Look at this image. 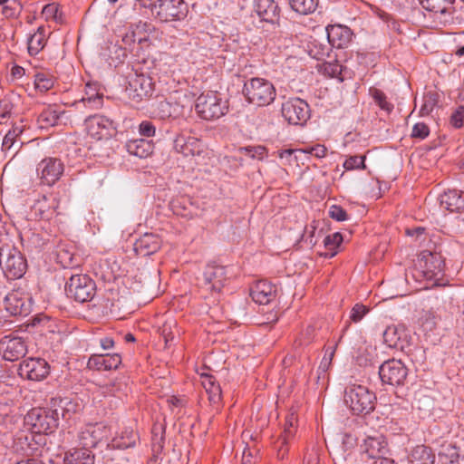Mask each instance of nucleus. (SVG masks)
<instances>
[{
  "label": "nucleus",
  "instance_id": "f257e3e1",
  "mask_svg": "<svg viewBox=\"0 0 464 464\" xmlns=\"http://www.w3.org/2000/svg\"><path fill=\"white\" fill-rule=\"evenodd\" d=\"M242 94L248 103L264 107L275 101L276 91L274 84L267 79L252 77L245 81Z\"/></svg>",
  "mask_w": 464,
  "mask_h": 464
},
{
  "label": "nucleus",
  "instance_id": "f03ea898",
  "mask_svg": "<svg viewBox=\"0 0 464 464\" xmlns=\"http://www.w3.org/2000/svg\"><path fill=\"white\" fill-rule=\"evenodd\" d=\"M197 115L204 121H215L228 111V102L216 91L202 92L195 102Z\"/></svg>",
  "mask_w": 464,
  "mask_h": 464
},
{
  "label": "nucleus",
  "instance_id": "7ed1b4c3",
  "mask_svg": "<svg viewBox=\"0 0 464 464\" xmlns=\"http://www.w3.org/2000/svg\"><path fill=\"white\" fill-rule=\"evenodd\" d=\"M344 402L354 415H366L371 413L376 405V395L362 385H351L345 388Z\"/></svg>",
  "mask_w": 464,
  "mask_h": 464
},
{
  "label": "nucleus",
  "instance_id": "20e7f679",
  "mask_svg": "<svg viewBox=\"0 0 464 464\" xmlns=\"http://www.w3.org/2000/svg\"><path fill=\"white\" fill-rule=\"evenodd\" d=\"M59 409L33 408L24 416V423L33 433H52L58 427Z\"/></svg>",
  "mask_w": 464,
  "mask_h": 464
},
{
  "label": "nucleus",
  "instance_id": "39448f33",
  "mask_svg": "<svg viewBox=\"0 0 464 464\" xmlns=\"http://www.w3.org/2000/svg\"><path fill=\"white\" fill-rule=\"evenodd\" d=\"M155 33L156 28L153 24L140 21L131 24L126 29L121 35V42L125 45V49H129V52H134L136 47L139 50H144L152 44L151 38Z\"/></svg>",
  "mask_w": 464,
  "mask_h": 464
},
{
  "label": "nucleus",
  "instance_id": "423d86ee",
  "mask_svg": "<svg viewBox=\"0 0 464 464\" xmlns=\"http://www.w3.org/2000/svg\"><path fill=\"white\" fill-rule=\"evenodd\" d=\"M0 265L9 279L21 278L27 269V262L23 254L9 244L0 247Z\"/></svg>",
  "mask_w": 464,
  "mask_h": 464
},
{
  "label": "nucleus",
  "instance_id": "0eeeda50",
  "mask_svg": "<svg viewBox=\"0 0 464 464\" xmlns=\"http://www.w3.org/2000/svg\"><path fill=\"white\" fill-rule=\"evenodd\" d=\"M66 295L79 303L91 301L96 293V284L83 274L72 275L65 285Z\"/></svg>",
  "mask_w": 464,
  "mask_h": 464
},
{
  "label": "nucleus",
  "instance_id": "6e6552de",
  "mask_svg": "<svg viewBox=\"0 0 464 464\" xmlns=\"http://www.w3.org/2000/svg\"><path fill=\"white\" fill-rule=\"evenodd\" d=\"M188 13V5L184 0H158L152 15L162 23L181 21Z\"/></svg>",
  "mask_w": 464,
  "mask_h": 464
},
{
  "label": "nucleus",
  "instance_id": "1a4fd4ad",
  "mask_svg": "<svg viewBox=\"0 0 464 464\" xmlns=\"http://www.w3.org/2000/svg\"><path fill=\"white\" fill-rule=\"evenodd\" d=\"M408 373L407 366L401 360L390 359L379 366L380 379L384 384L403 386Z\"/></svg>",
  "mask_w": 464,
  "mask_h": 464
},
{
  "label": "nucleus",
  "instance_id": "9d476101",
  "mask_svg": "<svg viewBox=\"0 0 464 464\" xmlns=\"http://www.w3.org/2000/svg\"><path fill=\"white\" fill-rule=\"evenodd\" d=\"M281 112L289 124L303 125L310 118L308 103L300 98H292L282 104Z\"/></svg>",
  "mask_w": 464,
  "mask_h": 464
},
{
  "label": "nucleus",
  "instance_id": "9b49d317",
  "mask_svg": "<svg viewBox=\"0 0 464 464\" xmlns=\"http://www.w3.org/2000/svg\"><path fill=\"white\" fill-rule=\"evenodd\" d=\"M84 125L87 133L97 140L110 138L116 130L114 121L101 114L88 116Z\"/></svg>",
  "mask_w": 464,
  "mask_h": 464
},
{
  "label": "nucleus",
  "instance_id": "f8f14e48",
  "mask_svg": "<svg viewBox=\"0 0 464 464\" xmlns=\"http://www.w3.org/2000/svg\"><path fill=\"white\" fill-rule=\"evenodd\" d=\"M18 373L22 378L42 381L50 373V365L43 358H27L20 363Z\"/></svg>",
  "mask_w": 464,
  "mask_h": 464
},
{
  "label": "nucleus",
  "instance_id": "ddd939ff",
  "mask_svg": "<svg viewBox=\"0 0 464 464\" xmlns=\"http://www.w3.org/2000/svg\"><path fill=\"white\" fill-rule=\"evenodd\" d=\"M411 341V337L404 325H390L383 332V342L390 348L406 353Z\"/></svg>",
  "mask_w": 464,
  "mask_h": 464
},
{
  "label": "nucleus",
  "instance_id": "4468645a",
  "mask_svg": "<svg viewBox=\"0 0 464 464\" xmlns=\"http://www.w3.org/2000/svg\"><path fill=\"white\" fill-rule=\"evenodd\" d=\"M227 280V276L225 266L208 265L204 270L200 285L206 291L219 293Z\"/></svg>",
  "mask_w": 464,
  "mask_h": 464
},
{
  "label": "nucleus",
  "instance_id": "2eb2a0df",
  "mask_svg": "<svg viewBox=\"0 0 464 464\" xmlns=\"http://www.w3.org/2000/svg\"><path fill=\"white\" fill-rule=\"evenodd\" d=\"M108 433V427L102 422L87 424L79 432V443L81 446L91 450L106 438Z\"/></svg>",
  "mask_w": 464,
  "mask_h": 464
},
{
  "label": "nucleus",
  "instance_id": "dca6fc26",
  "mask_svg": "<svg viewBox=\"0 0 464 464\" xmlns=\"http://www.w3.org/2000/svg\"><path fill=\"white\" fill-rule=\"evenodd\" d=\"M0 353L5 361L14 362L27 353L24 340L18 336H5L0 340Z\"/></svg>",
  "mask_w": 464,
  "mask_h": 464
},
{
  "label": "nucleus",
  "instance_id": "f3484780",
  "mask_svg": "<svg viewBox=\"0 0 464 464\" xmlns=\"http://www.w3.org/2000/svg\"><path fill=\"white\" fill-rule=\"evenodd\" d=\"M37 172L43 183L53 185L63 173V163L57 158H45L38 164Z\"/></svg>",
  "mask_w": 464,
  "mask_h": 464
},
{
  "label": "nucleus",
  "instance_id": "a211bd4d",
  "mask_svg": "<svg viewBox=\"0 0 464 464\" xmlns=\"http://www.w3.org/2000/svg\"><path fill=\"white\" fill-rule=\"evenodd\" d=\"M424 9L433 13L444 23L453 20L456 13V0H420Z\"/></svg>",
  "mask_w": 464,
  "mask_h": 464
},
{
  "label": "nucleus",
  "instance_id": "6ab92c4d",
  "mask_svg": "<svg viewBox=\"0 0 464 464\" xmlns=\"http://www.w3.org/2000/svg\"><path fill=\"white\" fill-rule=\"evenodd\" d=\"M174 150L184 157H200L205 152L203 142L195 137L179 134L174 140Z\"/></svg>",
  "mask_w": 464,
  "mask_h": 464
},
{
  "label": "nucleus",
  "instance_id": "aec40b11",
  "mask_svg": "<svg viewBox=\"0 0 464 464\" xmlns=\"http://www.w3.org/2000/svg\"><path fill=\"white\" fill-rule=\"evenodd\" d=\"M360 450L363 456L373 460L385 456L389 451L385 437L380 434L367 436L360 445Z\"/></svg>",
  "mask_w": 464,
  "mask_h": 464
},
{
  "label": "nucleus",
  "instance_id": "412c9836",
  "mask_svg": "<svg viewBox=\"0 0 464 464\" xmlns=\"http://www.w3.org/2000/svg\"><path fill=\"white\" fill-rule=\"evenodd\" d=\"M31 298L23 296L19 291L7 294L4 299L5 308L11 315H27L31 311Z\"/></svg>",
  "mask_w": 464,
  "mask_h": 464
},
{
  "label": "nucleus",
  "instance_id": "4be33fe9",
  "mask_svg": "<svg viewBox=\"0 0 464 464\" xmlns=\"http://www.w3.org/2000/svg\"><path fill=\"white\" fill-rule=\"evenodd\" d=\"M121 364L120 353L92 354L87 362V367L93 371L116 370Z\"/></svg>",
  "mask_w": 464,
  "mask_h": 464
},
{
  "label": "nucleus",
  "instance_id": "5701e85b",
  "mask_svg": "<svg viewBox=\"0 0 464 464\" xmlns=\"http://www.w3.org/2000/svg\"><path fill=\"white\" fill-rule=\"evenodd\" d=\"M277 287L266 280L257 281L250 288L252 300L259 304H268L276 297Z\"/></svg>",
  "mask_w": 464,
  "mask_h": 464
},
{
  "label": "nucleus",
  "instance_id": "b1692460",
  "mask_svg": "<svg viewBox=\"0 0 464 464\" xmlns=\"http://www.w3.org/2000/svg\"><path fill=\"white\" fill-rule=\"evenodd\" d=\"M82 103L90 110H98L102 107L103 92L98 82H88L85 84V94L79 102H75V105L79 106Z\"/></svg>",
  "mask_w": 464,
  "mask_h": 464
},
{
  "label": "nucleus",
  "instance_id": "393cba45",
  "mask_svg": "<svg viewBox=\"0 0 464 464\" xmlns=\"http://www.w3.org/2000/svg\"><path fill=\"white\" fill-rule=\"evenodd\" d=\"M140 440V436L132 427H125L118 432L107 444L109 450H127L134 448Z\"/></svg>",
  "mask_w": 464,
  "mask_h": 464
},
{
  "label": "nucleus",
  "instance_id": "a878e982",
  "mask_svg": "<svg viewBox=\"0 0 464 464\" xmlns=\"http://www.w3.org/2000/svg\"><path fill=\"white\" fill-rule=\"evenodd\" d=\"M326 34L329 44L337 49L345 48L353 37L351 29L342 24L328 25Z\"/></svg>",
  "mask_w": 464,
  "mask_h": 464
},
{
  "label": "nucleus",
  "instance_id": "bb28decb",
  "mask_svg": "<svg viewBox=\"0 0 464 464\" xmlns=\"http://www.w3.org/2000/svg\"><path fill=\"white\" fill-rule=\"evenodd\" d=\"M161 246V240L157 235L146 233L134 243V251L137 256L145 257L156 253Z\"/></svg>",
  "mask_w": 464,
  "mask_h": 464
},
{
  "label": "nucleus",
  "instance_id": "cd10ccee",
  "mask_svg": "<svg viewBox=\"0 0 464 464\" xmlns=\"http://www.w3.org/2000/svg\"><path fill=\"white\" fill-rule=\"evenodd\" d=\"M254 10L264 22L273 24L279 17L280 9L274 0H255Z\"/></svg>",
  "mask_w": 464,
  "mask_h": 464
},
{
  "label": "nucleus",
  "instance_id": "c85d7f7f",
  "mask_svg": "<svg viewBox=\"0 0 464 464\" xmlns=\"http://www.w3.org/2000/svg\"><path fill=\"white\" fill-rule=\"evenodd\" d=\"M129 88L134 92V97H137L139 100L150 97L153 92L151 78L142 73H136L135 76L129 81Z\"/></svg>",
  "mask_w": 464,
  "mask_h": 464
},
{
  "label": "nucleus",
  "instance_id": "c756f323",
  "mask_svg": "<svg viewBox=\"0 0 464 464\" xmlns=\"http://www.w3.org/2000/svg\"><path fill=\"white\" fill-rule=\"evenodd\" d=\"M440 207L450 213L464 210V197L461 191L450 189L440 197Z\"/></svg>",
  "mask_w": 464,
  "mask_h": 464
},
{
  "label": "nucleus",
  "instance_id": "7c9ffc66",
  "mask_svg": "<svg viewBox=\"0 0 464 464\" xmlns=\"http://www.w3.org/2000/svg\"><path fill=\"white\" fill-rule=\"evenodd\" d=\"M169 205L173 213L182 218H191L197 212V207L191 198L185 195L174 198Z\"/></svg>",
  "mask_w": 464,
  "mask_h": 464
},
{
  "label": "nucleus",
  "instance_id": "2f4dec72",
  "mask_svg": "<svg viewBox=\"0 0 464 464\" xmlns=\"http://www.w3.org/2000/svg\"><path fill=\"white\" fill-rule=\"evenodd\" d=\"M53 254L55 256L56 262L60 264L63 268H71L78 266L73 246L69 244H58L53 251Z\"/></svg>",
  "mask_w": 464,
  "mask_h": 464
},
{
  "label": "nucleus",
  "instance_id": "473e14b6",
  "mask_svg": "<svg viewBox=\"0 0 464 464\" xmlns=\"http://www.w3.org/2000/svg\"><path fill=\"white\" fill-rule=\"evenodd\" d=\"M127 151L140 159H145L150 156L154 150V144L151 140L145 139H135L126 142Z\"/></svg>",
  "mask_w": 464,
  "mask_h": 464
},
{
  "label": "nucleus",
  "instance_id": "72a5a7b5",
  "mask_svg": "<svg viewBox=\"0 0 464 464\" xmlns=\"http://www.w3.org/2000/svg\"><path fill=\"white\" fill-rule=\"evenodd\" d=\"M201 383L208 395V401L212 405H218L222 399V391L216 377L212 374L202 373Z\"/></svg>",
  "mask_w": 464,
  "mask_h": 464
},
{
  "label": "nucleus",
  "instance_id": "f704fd0d",
  "mask_svg": "<svg viewBox=\"0 0 464 464\" xmlns=\"http://www.w3.org/2000/svg\"><path fill=\"white\" fill-rule=\"evenodd\" d=\"M64 464H94V455L91 450L82 446L65 453Z\"/></svg>",
  "mask_w": 464,
  "mask_h": 464
},
{
  "label": "nucleus",
  "instance_id": "c9c22d12",
  "mask_svg": "<svg viewBox=\"0 0 464 464\" xmlns=\"http://www.w3.org/2000/svg\"><path fill=\"white\" fill-rule=\"evenodd\" d=\"M58 202L53 198L51 202L45 197L42 200H38L34 206V215L40 219L51 220L58 215L56 208Z\"/></svg>",
  "mask_w": 464,
  "mask_h": 464
},
{
  "label": "nucleus",
  "instance_id": "e433bc0d",
  "mask_svg": "<svg viewBox=\"0 0 464 464\" xmlns=\"http://www.w3.org/2000/svg\"><path fill=\"white\" fill-rule=\"evenodd\" d=\"M47 35L44 25L37 28L36 32L30 35L27 41V49L30 55L38 54L46 45Z\"/></svg>",
  "mask_w": 464,
  "mask_h": 464
},
{
  "label": "nucleus",
  "instance_id": "4c0bfd02",
  "mask_svg": "<svg viewBox=\"0 0 464 464\" xmlns=\"http://www.w3.org/2000/svg\"><path fill=\"white\" fill-rule=\"evenodd\" d=\"M99 391L104 396H114L121 398L126 395L128 391V384L124 381V377L116 378L115 380L100 386Z\"/></svg>",
  "mask_w": 464,
  "mask_h": 464
},
{
  "label": "nucleus",
  "instance_id": "58836bf2",
  "mask_svg": "<svg viewBox=\"0 0 464 464\" xmlns=\"http://www.w3.org/2000/svg\"><path fill=\"white\" fill-rule=\"evenodd\" d=\"M54 409H59V415L64 420L72 418V414L77 411L79 407L78 403L72 401L69 398H61L53 401Z\"/></svg>",
  "mask_w": 464,
  "mask_h": 464
},
{
  "label": "nucleus",
  "instance_id": "ea45409f",
  "mask_svg": "<svg viewBox=\"0 0 464 464\" xmlns=\"http://www.w3.org/2000/svg\"><path fill=\"white\" fill-rule=\"evenodd\" d=\"M413 464H434L435 455L430 447L417 446L412 453Z\"/></svg>",
  "mask_w": 464,
  "mask_h": 464
},
{
  "label": "nucleus",
  "instance_id": "a19ab883",
  "mask_svg": "<svg viewBox=\"0 0 464 464\" xmlns=\"http://www.w3.org/2000/svg\"><path fill=\"white\" fill-rule=\"evenodd\" d=\"M319 0H289L291 8L300 14H313L317 6Z\"/></svg>",
  "mask_w": 464,
  "mask_h": 464
},
{
  "label": "nucleus",
  "instance_id": "79ce46f5",
  "mask_svg": "<svg viewBox=\"0 0 464 464\" xmlns=\"http://www.w3.org/2000/svg\"><path fill=\"white\" fill-rule=\"evenodd\" d=\"M59 121V114L53 108L44 109L37 118V123L41 129H48L55 126Z\"/></svg>",
  "mask_w": 464,
  "mask_h": 464
},
{
  "label": "nucleus",
  "instance_id": "37998d69",
  "mask_svg": "<svg viewBox=\"0 0 464 464\" xmlns=\"http://www.w3.org/2000/svg\"><path fill=\"white\" fill-rule=\"evenodd\" d=\"M459 456V448L451 443L442 445L439 452V457L444 463H456Z\"/></svg>",
  "mask_w": 464,
  "mask_h": 464
},
{
  "label": "nucleus",
  "instance_id": "c03bdc74",
  "mask_svg": "<svg viewBox=\"0 0 464 464\" xmlns=\"http://www.w3.org/2000/svg\"><path fill=\"white\" fill-rule=\"evenodd\" d=\"M343 242V236L336 232L324 237V245L327 252L324 254L325 257L332 258L337 254V248Z\"/></svg>",
  "mask_w": 464,
  "mask_h": 464
},
{
  "label": "nucleus",
  "instance_id": "a18cd8bd",
  "mask_svg": "<svg viewBox=\"0 0 464 464\" xmlns=\"http://www.w3.org/2000/svg\"><path fill=\"white\" fill-rule=\"evenodd\" d=\"M369 92L374 102L380 107L381 110L387 113L392 111L394 106L388 101L386 94L382 90L377 88H370Z\"/></svg>",
  "mask_w": 464,
  "mask_h": 464
},
{
  "label": "nucleus",
  "instance_id": "49530a36",
  "mask_svg": "<svg viewBox=\"0 0 464 464\" xmlns=\"http://www.w3.org/2000/svg\"><path fill=\"white\" fill-rule=\"evenodd\" d=\"M54 85V78L48 72H40L34 75V87L41 92L51 90Z\"/></svg>",
  "mask_w": 464,
  "mask_h": 464
},
{
  "label": "nucleus",
  "instance_id": "de8ad7c7",
  "mask_svg": "<svg viewBox=\"0 0 464 464\" xmlns=\"http://www.w3.org/2000/svg\"><path fill=\"white\" fill-rule=\"evenodd\" d=\"M42 16L46 21L52 20L58 24L63 23L62 12H60L58 5H56L54 3L47 4L44 6V8L42 10Z\"/></svg>",
  "mask_w": 464,
  "mask_h": 464
},
{
  "label": "nucleus",
  "instance_id": "09e8293b",
  "mask_svg": "<svg viewBox=\"0 0 464 464\" xmlns=\"http://www.w3.org/2000/svg\"><path fill=\"white\" fill-rule=\"evenodd\" d=\"M427 269L431 275L430 276H437L444 269L445 263L441 257L437 255L430 254V257L425 261Z\"/></svg>",
  "mask_w": 464,
  "mask_h": 464
},
{
  "label": "nucleus",
  "instance_id": "8fccbe9b",
  "mask_svg": "<svg viewBox=\"0 0 464 464\" xmlns=\"http://www.w3.org/2000/svg\"><path fill=\"white\" fill-rule=\"evenodd\" d=\"M23 126H13L11 130L5 135L2 142V150H10L16 141V139L23 133Z\"/></svg>",
  "mask_w": 464,
  "mask_h": 464
},
{
  "label": "nucleus",
  "instance_id": "3c124183",
  "mask_svg": "<svg viewBox=\"0 0 464 464\" xmlns=\"http://www.w3.org/2000/svg\"><path fill=\"white\" fill-rule=\"evenodd\" d=\"M159 114L160 117L163 120L169 118H177L179 113L177 112V109L179 108V104L171 103L168 101H162L159 103Z\"/></svg>",
  "mask_w": 464,
  "mask_h": 464
},
{
  "label": "nucleus",
  "instance_id": "603ef678",
  "mask_svg": "<svg viewBox=\"0 0 464 464\" xmlns=\"http://www.w3.org/2000/svg\"><path fill=\"white\" fill-rule=\"evenodd\" d=\"M297 415L294 412L285 417L284 430L280 436L286 439H293L296 432Z\"/></svg>",
  "mask_w": 464,
  "mask_h": 464
},
{
  "label": "nucleus",
  "instance_id": "864d4df0",
  "mask_svg": "<svg viewBox=\"0 0 464 464\" xmlns=\"http://www.w3.org/2000/svg\"><path fill=\"white\" fill-rule=\"evenodd\" d=\"M365 156H350L343 163V168L346 170L353 169H365Z\"/></svg>",
  "mask_w": 464,
  "mask_h": 464
},
{
  "label": "nucleus",
  "instance_id": "5fc2aeb1",
  "mask_svg": "<svg viewBox=\"0 0 464 464\" xmlns=\"http://www.w3.org/2000/svg\"><path fill=\"white\" fill-rule=\"evenodd\" d=\"M369 312V308L362 304H356L352 308L347 323H359Z\"/></svg>",
  "mask_w": 464,
  "mask_h": 464
},
{
  "label": "nucleus",
  "instance_id": "6e6d98bb",
  "mask_svg": "<svg viewBox=\"0 0 464 464\" xmlns=\"http://www.w3.org/2000/svg\"><path fill=\"white\" fill-rule=\"evenodd\" d=\"M342 72L343 65L340 64L337 61L324 63V74L332 78H338L342 74Z\"/></svg>",
  "mask_w": 464,
  "mask_h": 464
},
{
  "label": "nucleus",
  "instance_id": "4d7b16f0",
  "mask_svg": "<svg viewBox=\"0 0 464 464\" xmlns=\"http://www.w3.org/2000/svg\"><path fill=\"white\" fill-rule=\"evenodd\" d=\"M240 151L244 152L246 155L249 156L252 159L256 160H263L266 155V148L263 146H256V147H243L240 148Z\"/></svg>",
  "mask_w": 464,
  "mask_h": 464
},
{
  "label": "nucleus",
  "instance_id": "13d9d810",
  "mask_svg": "<svg viewBox=\"0 0 464 464\" xmlns=\"http://www.w3.org/2000/svg\"><path fill=\"white\" fill-rule=\"evenodd\" d=\"M430 134V128L423 122H418L413 125L411 137L412 139L424 140Z\"/></svg>",
  "mask_w": 464,
  "mask_h": 464
},
{
  "label": "nucleus",
  "instance_id": "bf43d9fd",
  "mask_svg": "<svg viewBox=\"0 0 464 464\" xmlns=\"http://www.w3.org/2000/svg\"><path fill=\"white\" fill-rule=\"evenodd\" d=\"M291 439L284 438L283 436H280L278 440L276 442V449L277 450V458L281 460L285 459V458L288 454V443Z\"/></svg>",
  "mask_w": 464,
  "mask_h": 464
},
{
  "label": "nucleus",
  "instance_id": "052dcab7",
  "mask_svg": "<svg viewBox=\"0 0 464 464\" xmlns=\"http://www.w3.org/2000/svg\"><path fill=\"white\" fill-rule=\"evenodd\" d=\"M139 132L146 138L154 137L156 126L150 121H142L139 125Z\"/></svg>",
  "mask_w": 464,
  "mask_h": 464
},
{
  "label": "nucleus",
  "instance_id": "680f3d73",
  "mask_svg": "<svg viewBox=\"0 0 464 464\" xmlns=\"http://www.w3.org/2000/svg\"><path fill=\"white\" fill-rule=\"evenodd\" d=\"M21 5L20 4L16 3L15 1H13L10 4L5 5L2 10V14L5 15V18H12L16 16L21 12Z\"/></svg>",
  "mask_w": 464,
  "mask_h": 464
},
{
  "label": "nucleus",
  "instance_id": "e2e57ef3",
  "mask_svg": "<svg viewBox=\"0 0 464 464\" xmlns=\"http://www.w3.org/2000/svg\"><path fill=\"white\" fill-rule=\"evenodd\" d=\"M450 123L455 128H462L464 126V106H459L450 117Z\"/></svg>",
  "mask_w": 464,
  "mask_h": 464
},
{
  "label": "nucleus",
  "instance_id": "0e129e2a",
  "mask_svg": "<svg viewBox=\"0 0 464 464\" xmlns=\"http://www.w3.org/2000/svg\"><path fill=\"white\" fill-rule=\"evenodd\" d=\"M329 216L336 221H344L348 219L347 212L340 206L333 205L329 210Z\"/></svg>",
  "mask_w": 464,
  "mask_h": 464
},
{
  "label": "nucleus",
  "instance_id": "69168bd1",
  "mask_svg": "<svg viewBox=\"0 0 464 464\" xmlns=\"http://www.w3.org/2000/svg\"><path fill=\"white\" fill-rule=\"evenodd\" d=\"M326 148L324 145L316 144L309 147L304 150V152L311 154L318 159L324 158L326 155Z\"/></svg>",
  "mask_w": 464,
  "mask_h": 464
},
{
  "label": "nucleus",
  "instance_id": "338daca9",
  "mask_svg": "<svg viewBox=\"0 0 464 464\" xmlns=\"http://www.w3.org/2000/svg\"><path fill=\"white\" fill-rule=\"evenodd\" d=\"M296 151V150L286 149L278 150L277 154L280 159H285L288 163H292L293 161H297V158L295 156Z\"/></svg>",
  "mask_w": 464,
  "mask_h": 464
},
{
  "label": "nucleus",
  "instance_id": "774afa93",
  "mask_svg": "<svg viewBox=\"0 0 464 464\" xmlns=\"http://www.w3.org/2000/svg\"><path fill=\"white\" fill-rule=\"evenodd\" d=\"M252 459H253V453H252L251 450L248 448L245 449L243 451L241 464H252L253 463Z\"/></svg>",
  "mask_w": 464,
  "mask_h": 464
}]
</instances>
